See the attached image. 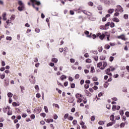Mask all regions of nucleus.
I'll return each mask as SVG.
<instances>
[{"label":"nucleus","mask_w":129,"mask_h":129,"mask_svg":"<svg viewBox=\"0 0 129 129\" xmlns=\"http://www.w3.org/2000/svg\"><path fill=\"white\" fill-rule=\"evenodd\" d=\"M30 1L31 2V3H32V6L34 8H35V5H37V6H40L41 5V3H40V2L37 1V0H30Z\"/></svg>","instance_id":"1"},{"label":"nucleus","mask_w":129,"mask_h":129,"mask_svg":"<svg viewBox=\"0 0 129 129\" xmlns=\"http://www.w3.org/2000/svg\"><path fill=\"white\" fill-rule=\"evenodd\" d=\"M117 38L118 39H121V40H123V41H126V40H127V38H125V35H124V34L118 36Z\"/></svg>","instance_id":"2"},{"label":"nucleus","mask_w":129,"mask_h":129,"mask_svg":"<svg viewBox=\"0 0 129 129\" xmlns=\"http://www.w3.org/2000/svg\"><path fill=\"white\" fill-rule=\"evenodd\" d=\"M30 82L32 83V84H35L36 83V80H35V77L34 76H31L30 78Z\"/></svg>","instance_id":"3"},{"label":"nucleus","mask_w":129,"mask_h":129,"mask_svg":"<svg viewBox=\"0 0 129 129\" xmlns=\"http://www.w3.org/2000/svg\"><path fill=\"white\" fill-rule=\"evenodd\" d=\"M110 71H111L110 69H107L105 71V72L106 73V74H107V75H109V76H112V74L109 73Z\"/></svg>","instance_id":"4"},{"label":"nucleus","mask_w":129,"mask_h":129,"mask_svg":"<svg viewBox=\"0 0 129 129\" xmlns=\"http://www.w3.org/2000/svg\"><path fill=\"white\" fill-rule=\"evenodd\" d=\"M34 110L35 111L36 114H38V113L41 112V111L42 110V108H41V107H38V108H36L35 109H34Z\"/></svg>","instance_id":"5"},{"label":"nucleus","mask_w":129,"mask_h":129,"mask_svg":"<svg viewBox=\"0 0 129 129\" xmlns=\"http://www.w3.org/2000/svg\"><path fill=\"white\" fill-rule=\"evenodd\" d=\"M24 9H25V5H21L18 8V10L20 12L24 11Z\"/></svg>","instance_id":"6"},{"label":"nucleus","mask_w":129,"mask_h":129,"mask_svg":"<svg viewBox=\"0 0 129 129\" xmlns=\"http://www.w3.org/2000/svg\"><path fill=\"white\" fill-rule=\"evenodd\" d=\"M106 66H107V62L104 61L103 64V67L100 68V69H101V70H103V69H104L105 67H106Z\"/></svg>","instance_id":"7"},{"label":"nucleus","mask_w":129,"mask_h":129,"mask_svg":"<svg viewBox=\"0 0 129 129\" xmlns=\"http://www.w3.org/2000/svg\"><path fill=\"white\" fill-rule=\"evenodd\" d=\"M82 12L85 14V15H87V16H92V14L89 12H87L85 10L82 11Z\"/></svg>","instance_id":"8"},{"label":"nucleus","mask_w":129,"mask_h":129,"mask_svg":"<svg viewBox=\"0 0 129 129\" xmlns=\"http://www.w3.org/2000/svg\"><path fill=\"white\" fill-rule=\"evenodd\" d=\"M117 8L118 9V12H123V9L120 6H117Z\"/></svg>","instance_id":"9"},{"label":"nucleus","mask_w":129,"mask_h":129,"mask_svg":"<svg viewBox=\"0 0 129 129\" xmlns=\"http://www.w3.org/2000/svg\"><path fill=\"white\" fill-rule=\"evenodd\" d=\"M109 2L110 3V5H111L112 6H114V5H115V1L114 0H109Z\"/></svg>","instance_id":"10"},{"label":"nucleus","mask_w":129,"mask_h":129,"mask_svg":"<svg viewBox=\"0 0 129 129\" xmlns=\"http://www.w3.org/2000/svg\"><path fill=\"white\" fill-rule=\"evenodd\" d=\"M45 120L47 122V123H49V122H53V119H45Z\"/></svg>","instance_id":"11"},{"label":"nucleus","mask_w":129,"mask_h":129,"mask_svg":"<svg viewBox=\"0 0 129 129\" xmlns=\"http://www.w3.org/2000/svg\"><path fill=\"white\" fill-rule=\"evenodd\" d=\"M67 78V77H66V76L63 75L60 77V80H61V81H63L64 79H66Z\"/></svg>","instance_id":"12"},{"label":"nucleus","mask_w":129,"mask_h":129,"mask_svg":"<svg viewBox=\"0 0 129 129\" xmlns=\"http://www.w3.org/2000/svg\"><path fill=\"white\" fill-rule=\"evenodd\" d=\"M52 62H53V63H57L58 62V59L56 58H53L51 59Z\"/></svg>","instance_id":"13"},{"label":"nucleus","mask_w":129,"mask_h":129,"mask_svg":"<svg viewBox=\"0 0 129 129\" xmlns=\"http://www.w3.org/2000/svg\"><path fill=\"white\" fill-rule=\"evenodd\" d=\"M6 16H7V14L6 13H4L2 15V17L3 18V20L4 21H7V17H6Z\"/></svg>","instance_id":"14"},{"label":"nucleus","mask_w":129,"mask_h":129,"mask_svg":"<svg viewBox=\"0 0 129 129\" xmlns=\"http://www.w3.org/2000/svg\"><path fill=\"white\" fill-rule=\"evenodd\" d=\"M113 22H115L116 23H118L119 22V19L118 18L115 17L113 19Z\"/></svg>","instance_id":"15"},{"label":"nucleus","mask_w":129,"mask_h":129,"mask_svg":"<svg viewBox=\"0 0 129 129\" xmlns=\"http://www.w3.org/2000/svg\"><path fill=\"white\" fill-rule=\"evenodd\" d=\"M0 77H1V79H5L6 76H5V74H2L0 73Z\"/></svg>","instance_id":"16"},{"label":"nucleus","mask_w":129,"mask_h":129,"mask_svg":"<svg viewBox=\"0 0 129 129\" xmlns=\"http://www.w3.org/2000/svg\"><path fill=\"white\" fill-rule=\"evenodd\" d=\"M90 21H95V18L91 15V16L89 18Z\"/></svg>","instance_id":"17"},{"label":"nucleus","mask_w":129,"mask_h":129,"mask_svg":"<svg viewBox=\"0 0 129 129\" xmlns=\"http://www.w3.org/2000/svg\"><path fill=\"white\" fill-rule=\"evenodd\" d=\"M104 3L105 5H107V6H110L109 0H105Z\"/></svg>","instance_id":"18"},{"label":"nucleus","mask_w":129,"mask_h":129,"mask_svg":"<svg viewBox=\"0 0 129 129\" xmlns=\"http://www.w3.org/2000/svg\"><path fill=\"white\" fill-rule=\"evenodd\" d=\"M76 98H80V97H82V95L80 94H76Z\"/></svg>","instance_id":"19"},{"label":"nucleus","mask_w":129,"mask_h":129,"mask_svg":"<svg viewBox=\"0 0 129 129\" xmlns=\"http://www.w3.org/2000/svg\"><path fill=\"white\" fill-rule=\"evenodd\" d=\"M114 12V9H110L108 10V14H112Z\"/></svg>","instance_id":"20"},{"label":"nucleus","mask_w":129,"mask_h":129,"mask_svg":"<svg viewBox=\"0 0 129 129\" xmlns=\"http://www.w3.org/2000/svg\"><path fill=\"white\" fill-rule=\"evenodd\" d=\"M7 95L8 96V97H9L10 98H11V97H13V93H11V92H9L7 94Z\"/></svg>","instance_id":"21"},{"label":"nucleus","mask_w":129,"mask_h":129,"mask_svg":"<svg viewBox=\"0 0 129 129\" xmlns=\"http://www.w3.org/2000/svg\"><path fill=\"white\" fill-rule=\"evenodd\" d=\"M20 88L22 93H24V90H25V87L23 86H20Z\"/></svg>","instance_id":"22"},{"label":"nucleus","mask_w":129,"mask_h":129,"mask_svg":"<svg viewBox=\"0 0 129 129\" xmlns=\"http://www.w3.org/2000/svg\"><path fill=\"white\" fill-rule=\"evenodd\" d=\"M77 102L78 103H81V102H82V99H81V98H78Z\"/></svg>","instance_id":"23"},{"label":"nucleus","mask_w":129,"mask_h":129,"mask_svg":"<svg viewBox=\"0 0 129 129\" xmlns=\"http://www.w3.org/2000/svg\"><path fill=\"white\" fill-rule=\"evenodd\" d=\"M91 53H93V54H94L95 55H97V54H98V52L96 50H92L91 51Z\"/></svg>","instance_id":"24"},{"label":"nucleus","mask_w":129,"mask_h":129,"mask_svg":"<svg viewBox=\"0 0 129 129\" xmlns=\"http://www.w3.org/2000/svg\"><path fill=\"white\" fill-rule=\"evenodd\" d=\"M104 37H105V35L103 34L99 36V38L100 40H103V39H104Z\"/></svg>","instance_id":"25"},{"label":"nucleus","mask_w":129,"mask_h":129,"mask_svg":"<svg viewBox=\"0 0 129 129\" xmlns=\"http://www.w3.org/2000/svg\"><path fill=\"white\" fill-rule=\"evenodd\" d=\"M44 109L45 110V112L46 113L49 112V111L48 110V107H47L46 106H44Z\"/></svg>","instance_id":"26"},{"label":"nucleus","mask_w":129,"mask_h":129,"mask_svg":"<svg viewBox=\"0 0 129 129\" xmlns=\"http://www.w3.org/2000/svg\"><path fill=\"white\" fill-rule=\"evenodd\" d=\"M114 59V57L113 56H110V57L109 58V61H110V62H112Z\"/></svg>","instance_id":"27"},{"label":"nucleus","mask_w":129,"mask_h":129,"mask_svg":"<svg viewBox=\"0 0 129 129\" xmlns=\"http://www.w3.org/2000/svg\"><path fill=\"white\" fill-rule=\"evenodd\" d=\"M109 48H110V45H109L108 44L105 45V49H106V50H108L109 49Z\"/></svg>","instance_id":"28"},{"label":"nucleus","mask_w":129,"mask_h":129,"mask_svg":"<svg viewBox=\"0 0 129 129\" xmlns=\"http://www.w3.org/2000/svg\"><path fill=\"white\" fill-rule=\"evenodd\" d=\"M18 5H19V6H24V3H23V2H22V1H18Z\"/></svg>","instance_id":"29"},{"label":"nucleus","mask_w":129,"mask_h":129,"mask_svg":"<svg viewBox=\"0 0 129 129\" xmlns=\"http://www.w3.org/2000/svg\"><path fill=\"white\" fill-rule=\"evenodd\" d=\"M12 105L13 106H19L20 105V104H18L17 103L15 102H13Z\"/></svg>","instance_id":"30"},{"label":"nucleus","mask_w":129,"mask_h":129,"mask_svg":"<svg viewBox=\"0 0 129 129\" xmlns=\"http://www.w3.org/2000/svg\"><path fill=\"white\" fill-rule=\"evenodd\" d=\"M105 55H101L100 57V60H105Z\"/></svg>","instance_id":"31"},{"label":"nucleus","mask_w":129,"mask_h":129,"mask_svg":"<svg viewBox=\"0 0 129 129\" xmlns=\"http://www.w3.org/2000/svg\"><path fill=\"white\" fill-rule=\"evenodd\" d=\"M101 66H102V62H99L97 64V67H99V68H100Z\"/></svg>","instance_id":"32"},{"label":"nucleus","mask_w":129,"mask_h":129,"mask_svg":"<svg viewBox=\"0 0 129 129\" xmlns=\"http://www.w3.org/2000/svg\"><path fill=\"white\" fill-rule=\"evenodd\" d=\"M110 26L111 28H114V27L115 26V25L114 24V23L111 22L110 24Z\"/></svg>","instance_id":"33"},{"label":"nucleus","mask_w":129,"mask_h":129,"mask_svg":"<svg viewBox=\"0 0 129 129\" xmlns=\"http://www.w3.org/2000/svg\"><path fill=\"white\" fill-rule=\"evenodd\" d=\"M53 106H55V107H56V108H60V107H59V105H58L57 104H53Z\"/></svg>","instance_id":"34"},{"label":"nucleus","mask_w":129,"mask_h":129,"mask_svg":"<svg viewBox=\"0 0 129 129\" xmlns=\"http://www.w3.org/2000/svg\"><path fill=\"white\" fill-rule=\"evenodd\" d=\"M6 40H7V41H12V37H11V36H7L6 37Z\"/></svg>","instance_id":"35"},{"label":"nucleus","mask_w":129,"mask_h":129,"mask_svg":"<svg viewBox=\"0 0 129 129\" xmlns=\"http://www.w3.org/2000/svg\"><path fill=\"white\" fill-rule=\"evenodd\" d=\"M91 73H94V72H95L94 71V67H91V71H90Z\"/></svg>","instance_id":"36"},{"label":"nucleus","mask_w":129,"mask_h":129,"mask_svg":"<svg viewBox=\"0 0 129 129\" xmlns=\"http://www.w3.org/2000/svg\"><path fill=\"white\" fill-rule=\"evenodd\" d=\"M11 21H14V20H15V19H16V16L15 15H12L11 18H10Z\"/></svg>","instance_id":"37"},{"label":"nucleus","mask_w":129,"mask_h":129,"mask_svg":"<svg viewBox=\"0 0 129 129\" xmlns=\"http://www.w3.org/2000/svg\"><path fill=\"white\" fill-rule=\"evenodd\" d=\"M99 124H100V125H103V124H104V121H100L98 122Z\"/></svg>","instance_id":"38"},{"label":"nucleus","mask_w":129,"mask_h":129,"mask_svg":"<svg viewBox=\"0 0 129 129\" xmlns=\"http://www.w3.org/2000/svg\"><path fill=\"white\" fill-rule=\"evenodd\" d=\"M91 120L92 121H94V120H95V116H92L91 117Z\"/></svg>","instance_id":"39"},{"label":"nucleus","mask_w":129,"mask_h":129,"mask_svg":"<svg viewBox=\"0 0 129 129\" xmlns=\"http://www.w3.org/2000/svg\"><path fill=\"white\" fill-rule=\"evenodd\" d=\"M124 125H125V123L122 122L120 124V127H124Z\"/></svg>","instance_id":"40"},{"label":"nucleus","mask_w":129,"mask_h":129,"mask_svg":"<svg viewBox=\"0 0 129 129\" xmlns=\"http://www.w3.org/2000/svg\"><path fill=\"white\" fill-rule=\"evenodd\" d=\"M86 63H91V59H90L89 58H87L86 60Z\"/></svg>","instance_id":"41"},{"label":"nucleus","mask_w":129,"mask_h":129,"mask_svg":"<svg viewBox=\"0 0 129 129\" xmlns=\"http://www.w3.org/2000/svg\"><path fill=\"white\" fill-rule=\"evenodd\" d=\"M97 9L99 11H102V6H99L98 7H97Z\"/></svg>","instance_id":"42"},{"label":"nucleus","mask_w":129,"mask_h":129,"mask_svg":"<svg viewBox=\"0 0 129 129\" xmlns=\"http://www.w3.org/2000/svg\"><path fill=\"white\" fill-rule=\"evenodd\" d=\"M53 118H54V119H57V118H58V115H57V114H53Z\"/></svg>","instance_id":"43"},{"label":"nucleus","mask_w":129,"mask_h":129,"mask_svg":"<svg viewBox=\"0 0 129 129\" xmlns=\"http://www.w3.org/2000/svg\"><path fill=\"white\" fill-rule=\"evenodd\" d=\"M116 109V105H113L112 108V110L114 111Z\"/></svg>","instance_id":"44"},{"label":"nucleus","mask_w":129,"mask_h":129,"mask_svg":"<svg viewBox=\"0 0 129 129\" xmlns=\"http://www.w3.org/2000/svg\"><path fill=\"white\" fill-rule=\"evenodd\" d=\"M68 116H69V114L67 113V114H66L64 115V118L65 119H66L67 118H68Z\"/></svg>","instance_id":"45"},{"label":"nucleus","mask_w":129,"mask_h":129,"mask_svg":"<svg viewBox=\"0 0 129 129\" xmlns=\"http://www.w3.org/2000/svg\"><path fill=\"white\" fill-rule=\"evenodd\" d=\"M84 87H85V88H86V89H88V88H89V85L85 84Z\"/></svg>","instance_id":"46"},{"label":"nucleus","mask_w":129,"mask_h":129,"mask_svg":"<svg viewBox=\"0 0 129 129\" xmlns=\"http://www.w3.org/2000/svg\"><path fill=\"white\" fill-rule=\"evenodd\" d=\"M41 116H43V117H46V113H42L40 114Z\"/></svg>","instance_id":"47"},{"label":"nucleus","mask_w":129,"mask_h":129,"mask_svg":"<svg viewBox=\"0 0 129 129\" xmlns=\"http://www.w3.org/2000/svg\"><path fill=\"white\" fill-rule=\"evenodd\" d=\"M110 118L111 120H113V119H114V115H111L110 117Z\"/></svg>","instance_id":"48"},{"label":"nucleus","mask_w":129,"mask_h":129,"mask_svg":"<svg viewBox=\"0 0 129 129\" xmlns=\"http://www.w3.org/2000/svg\"><path fill=\"white\" fill-rule=\"evenodd\" d=\"M88 5L90 6V7L93 6V3L90 2L88 3Z\"/></svg>","instance_id":"49"},{"label":"nucleus","mask_w":129,"mask_h":129,"mask_svg":"<svg viewBox=\"0 0 129 129\" xmlns=\"http://www.w3.org/2000/svg\"><path fill=\"white\" fill-rule=\"evenodd\" d=\"M70 62L71 63H75V59L73 58H71L70 59Z\"/></svg>","instance_id":"50"},{"label":"nucleus","mask_w":129,"mask_h":129,"mask_svg":"<svg viewBox=\"0 0 129 129\" xmlns=\"http://www.w3.org/2000/svg\"><path fill=\"white\" fill-rule=\"evenodd\" d=\"M113 123L112 122H109L108 124H107V126H111Z\"/></svg>","instance_id":"51"},{"label":"nucleus","mask_w":129,"mask_h":129,"mask_svg":"<svg viewBox=\"0 0 129 129\" xmlns=\"http://www.w3.org/2000/svg\"><path fill=\"white\" fill-rule=\"evenodd\" d=\"M36 117V116H35V115L34 114H32L31 115V118L32 119H35V118Z\"/></svg>","instance_id":"52"},{"label":"nucleus","mask_w":129,"mask_h":129,"mask_svg":"<svg viewBox=\"0 0 129 129\" xmlns=\"http://www.w3.org/2000/svg\"><path fill=\"white\" fill-rule=\"evenodd\" d=\"M106 108H107V109H110V104H107L106 105Z\"/></svg>","instance_id":"53"},{"label":"nucleus","mask_w":129,"mask_h":129,"mask_svg":"<svg viewBox=\"0 0 129 129\" xmlns=\"http://www.w3.org/2000/svg\"><path fill=\"white\" fill-rule=\"evenodd\" d=\"M22 117L26 118L27 117V114L26 113H24L22 114Z\"/></svg>","instance_id":"54"},{"label":"nucleus","mask_w":129,"mask_h":129,"mask_svg":"<svg viewBox=\"0 0 129 129\" xmlns=\"http://www.w3.org/2000/svg\"><path fill=\"white\" fill-rule=\"evenodd\" d=\"M75 79H79V75H78V74L76 75V76H75Z\"/></svg>","instance_id":"55"},{"label":"nucleus","mask_w":129,"mask_h":129,"mask_svg":"<svg viewBox=\"0 0 129 129\" xmlns=\"http://www.w3.org/2000/svg\"><path fill=\"white\" fill-rule=\"evenodd\" d=\"M68 119L69 120H73V117L72 116H70Z\"/></svg>","instance_id":"56"},{"label":"nucleus","mask_w":129,"mask_h":129,"mask_svg":"<svg viewBox=\"0 0 129 129\" xmlns=\"http://www.w3.org/2000/svg\"><path fill=\"white\" fill-rule=\"evenodd\" d=\"M69 80H70V81H71L72 82V81H73V80H74V79H73V78H72V77H69Z\"/></svg>","instance_id":"57"},{"label":"nucleus","mask_w":129,"mask_h":129,"mask_svg":"<svg viewBox=\"0 0 129 129\" xmlns=\"http://www.w3.org/2000/svg\"><path fill=\"white\" fill-rule=\"evenodd\" d=\"M36 97L37 98H40V97H41V94H40V93H37L36 94Z\"/></svg>","instance_id":"58"},{"label":"nucleus","mask_w":129,"mask_h":129,"mask_svg":"<svg viewBox=\"0 0 129 129\" xmlns=\"http://www.w3.org/2000/svg\"><path fill=\"white\" fill-rule=\"evenodd\" d=\"M35 32H36V33H40V29H39V28H36V29H35Z\"/></svg>","instance_id":"59"},{"label":"nucleus","mask_w":129,"mask_h":129,"mask_svg":"<svg viewBox=\"0 0 129 129\" xmlns=\"http://www.w3.org/2000/svg\"><path fill=\"white\" fill-rule=\"evenodd\" d=\"M110 22H107L106 24H105V27H108L109 26H110Z\"/></svg>","instance_id":"60"},{"label":"nucleus","mask_w":129,"mask_h":129,"mask_svg":"<svg viewBox=\"0 0 129 129\" xmlns=\"http://www.w3.org/2000/svg\"><path fill=\"white\" fill-rule=\"evenodd\" d=\"M71 87V88H75V84H72Z\"/></svg>","instance_id":"61"},{"label":"nucleus","mask_w":129,"mask_h":129,"mask_svg":"<svg viewBox=\"0 0 129 129\" xmlns=\"http://www.w3.org/2000/svg\"><path fill=\"white\" fill-rule=\"evenodd\" d=\"M98 51H99V52H102V47H99Z\"/></svg>","instance_id":"62"},{"label":"nucleus","mask_w":129,"mask_h":129,"mask_svg":"<svg viewBox=\"0 0 129 129\" xmlns=\"http://www.w3.org/2000/svg\"><path fill=\"white\" fill-rule=\"evenodd\" d=\"M16 127L17 129L19 128V127H20V123L16 124Z\"/></svg>","instance_id":"63"},{"label":"nucleus","mask_w":129,"mask_h":129,"mask_svg":"<svg viewBox=\"0 0 129 129\" xmlns=\"http://www.w3.org/2000/svg\"><path fill=\"white\" fill-rule=\"evenodd\" d=\"M125 114L127 117H129V112H126Z\"/></svg>","instance_id":"64"}]
</instances>
